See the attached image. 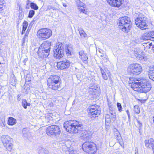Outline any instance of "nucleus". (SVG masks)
Returning <instances> with one entry per match:
<instances>
[{
	"mask_svg": "<svg viewBox=\"0 0 154 154\" xmlns=\"http://www.w3.org/2000/svg\"><path fill=\"white\" fill-rule=\"evenodd\" d=\"M84 121L83 120H71L64 122L63 128L69 133H78L79 130L84 127Z\"/></svg>",
	"mask_w": 154,
	"mask_h": 154,
	"instance_id": "f257e3e1",
	"label": "nucleus"
},
{
	"mask_svg": "<svg viewBox=\"0 0 154 154\" xmlns=\"http://www.w3.org/2000/svg\"><path fill=\"white\" fill-rule=\"evenodd\" d=\"M132 88L134 90L140 92L146 93L149 91L151 88V84L145 80L137 81L133 82Z\"/></svg>",
	"mask_w": 154,
	"mask_h": 154,
	"instance_id": "f03ea898",
	"label": "nucleus"
},
{
	"mask_svg": "<svg viewBox=\"0 0 154 154\" xmlns=\"http://www.w3.org/2000/svg\"><path fill=\"white\" fill-rule=\"evenodd\" d=\"M51 43L46 41L42 44L38 51V57L41 59L46 58L49 54L50 51Z\"/></svg>",
	"mask_w": 154,
	"mask_h": 154,
	"instance_id": "7ed1b4c3",
	"label": "nucleus"
},
{
	"mask_svg": "<svg viewBox=\"0 0 154 154\" xmlns=\"http://www.w3.org/2000/svg\"><path fill=\"white\" fill-rule=\"evenodd\" d=\"M120 28L126 32L130 30L131 27V22L130 18L127 16L122 17L118 20Z\"/></svg>",
	"mask_w": 154,
	"mask_h": 154,
	"instance_id": "20e7f679",
	"label": "nucleus"
},
{
	"mask_svg": "<svg viewBox=\"0 0 154 154\" xmlns=\"http://www.w3.org/2000/svg\"><path fill=\"white\" fill-rule=\"evenodd\" d=\"M65 51L64 45L61 43H57L54 49V56L56 59L63 57Z\"/></svg>",
	"mask_w": 154,
	"mask_h": 154,
	"instance_id": "39448f33",
	"label": "nucleus"
},
{
	"mask_svg": "<svg viewBox=\"0 0 154 154\" xmlns=\"http://www.w3.org/2000/svg\"><path fill=\"white\" fill-rule=\"evenodd\" d=\"M46 132V134L49 136L57 137L60 135L61 130L59 127L58 126L52 125L47 128Z\"/></svg>",
	"mask_w": 154,
	"mask_h": 154,
	"instance_id": "423d86ee",
	"label": "nucleus"
},
{
	"mask_svg": "<svg viewBox=\"0 0 154 154\" xmlns=\"http://www.w3.org/2000/svg\"><path fill=\"white\" fill-rule=\"evenodd\" d=\"M142 71L141 66L138 63L130 65L127 68L128 73L131 75H139L141 73Z\"/></svg>",
	"mask_w": 154,
	"mask_h": 154,
	"instance_id": "0eeeda50",
	"label": "nucleus"
},
{
	"mask_svg": "<svg viewBox=\"0 0 154 154\" xmlns=\"http://www.w3.org/2000/svg\"><path fill=\"white\" fill-rule=\"evenodd\" d=\"M135 23L137 26L142 30L145 29L148 23L147 18L143 15H140L135 19Z\"/></svg>",
	"mask_w": 154,
	"mask_h": 154,
	"instance_id": "6e6552de",
	"label": "nucleus"
},
{
	"mask_svg": "<svg viewBox=\"0 0 154 154\" xmlns=\"http://www.w3.org/2000/svg\"><path fill=\"white\" fill-rule=\"evenodd\" d=\"M82 149L84 151L88 152L90 154H94L96 152V147L94 143L86 141L82 145Z\"/></svg>",
	"mask_w": 154,
	"mask_h": 154,
	"instance_id": "1a4fd4ad",
	"label": "nucleus"
},
{
	"mask_svg": "<svg viewBox=\"0 0 154 154\" xmlns=\"http://www.w3.org/2000/svg\"><path fill=\"white\" fill-rule=\"evenodd\" d=\"M51 29L47 28H43L40 29L37 33V35L39 38H48L52 35Z\"/></svg>",
	"mask_w": 154,
	"mask_h": 154,
	"instance_id": "9d476101",
	"label": "nucleus"
},
{
	"mask_svg": "<svg viewBox=\"0 0 154 154\" xmlns=\"http://www.w3.org/2000/svg\"><path fill=\"white\" fill-rule=\"evenodd\" d=\"M70 62L66 59L58 62L57 63V66L58 68L63 70L68 68L70 66Z\"/></svg>",
	"mask_w": 154,
	"mask_h": 154,
	"instance_id": "9b49d317",
	"label": "nucleus"
},
{
	"mask_svg": "<svg viewBox=\"0 0 154 154\" xmlns=\"http://www.w3.org/2000/svg\"><path fill=\"white\" fill-rule=\"evenodd\" d=\"M83 127L81 130H79L81 138L84 140L87 141L91 138V135L89 133V131L85 130H83Z\"/></svg>",
	"mask_w": 154,
	"mask_h": 154,
	"instance_id": "f8f14e48",
	"label": "nucleus"
},
{
	"mask_svg": "<svg viewBox=\"0 0 154 154\" xmlns=\"http://www.w3.org/2000/svg\"><path fill=\"white\" fill-rule=\"evenodd\" d=\"M142 51L139 48H135L134 50V54L137 59L141 60H145V58L141 55Z\"/></svg>",
	"mask_w": 154,
	"mask_h": 154,
	"instance_id": "ddd939ff",
	"label": "nucleus"
},
{
	"mask_svg": "<svg viewBox=\"0 0 154 154\" xmlns=\"http://www.w3.org/2000/svg\"><path fill=\"white\" fill-rule=\"evenodd\" d=\"M100 71L103 78L105 80L108 79V78L107 75L109 76L110 75V72L108 69L106 68H104L103 69L101 67H100Z\"/></svg>",
	"mask_w": 154,
	"mask_h": 154,
	"instance_id": "4468645a",
	"label": "nucleus"
},
{
	"mask_svg": "<svg viewBox=\"0 0 154 154\" xmlns=\"http://www.w3.org/2000/svg\"><path fill=\"white\" fill-rule=\"evenodd\" d=\"M9 139L10 138L8 136H3L1 137V141L7 149H9L10 147Z\"/></svg>",
	"mask_w": 154,
	"mask_h": 154,
	"instance_id": "2eb2a0df",
	"label": "nucleus"
},
{
	"mask_svg": "<svg viewBox=\"0 0 154 154\" xmlns=\"http://www.w3.org/2000/svg\"><path fill=\"white\" fill-rule=\"evenodd\" d=\"M79 57L85 64H87L88 62V58L86 54L83 51H81L79 52Z\"/></svg>",
	"mask_w": 154,
	"mask_h": 154,
	"instance_id": "dca6fc26",
	"label": "nucleus"
},
{
	"mask_svg": "<svg viewBox=\"0 0 154 154\" xmlns=\"http://www.w3.org/2000/svg\"><path fill=\"white\" fill-rule=\"evenodd\" d=\"M101 111L100 109H97L94 111L88 112L89 116L91 118L98 117L100 115Z\"/></svg>",
	"mask_w": 154,
	"mask_h": 154,
	"instance_id": "f3484780",
	"label": "nucleus"
},
{
	"mask_svg": "<svg viewBox=\"0 0 154 154\" xmlns=\"http://www.w3.org/2000/svg\"><path fill=\"white\" fill-rule=\"evenodd\" d=\"M141 38H154V31L146 32L143 34Z\"/></svg>",
	"mask_w": 154,
	"mask_h": 154,
	"instance_id": "a211bd4d",
	"label": "nucleus"
},
{
	"mask_svg": "<svg viewBox=\"0 0 154 154\" xmlns=\"http://www.w3.org/2000/svg\"><path fill=\"white\" fill-rule=\"evenodd\" d=\"M86 7L85 5L82 2L78 5V8L80 12L85 14H86L87 12V9H85Z\"/></svg>",
	"mask_w": 154,
	"mask_h": 154,
	"instance_id": "6ab92c4d",
	"label": "nucleus"
},
{
	"mask_svg": "<svg viewBox=\"0 0 154 154\" xmlns=\"http://www.w3.org/2000/svg\"><path fill=\"white\" fill-rule=\"evenodd\" d=\"M65 51L67 55L70 56L73 54V48L70 46H67L64 45Z\"/></svg>",
	"mask_w": 154,
	"mask_h": 154,
	"instance_id": "aec40b11",
	"label": "nucleus"
},
{
	"mask_svg": "<svg viewBox=\"0 0 154 154\" xmlns=\"http://www.w3.org/2000/svg\"><path fill=\"white\" fill-rule=\"evenodd\" d=\"M124 0H115L114 2L111 3L112 6L119 8L124 2Z\"/></svg>",
	"mask_w": 154,
	"mask_h": 154,
	"instance_id": "412c9836",
	"label": "nucleus"
},
{
	"mask_svg": "<svg viewBox=\"0 0 154 154\" xmlns=\"http://www.w3.org/2000/svg\"><path fill=\"white\" fill-rule=\"evenodd\" d=\"M47 85L50 88L53 90H56L59 87L60 84L48 83Z\"/></svg>",
	"mask_w": 154,
	"mask_h": 154,
	"instance_id": "4be33fe9",
	"label": "nucleus"
},
{
	"mask_svg": "<svg viewBox=\"0 0 154 154\" xmlns=\"http://www.w3.org/2000/svg\"><path fill=\"white\" fill-rule=\"evenodd\" d=\"M151 69L149 72V76L150 79L154 81V66Z\"/></svg>",
	"mask_w": 154,
	"mask_h": 154,
	"instance_id": "5701e85b",
	"label": "nucleus"
},
{
	"mask_svg": "<svg viewBox=\"0 0 154 154\" xmlns=\"http://www.w3.org/2000/svg\"><path fill=\"white\" fill-rule=\"evenodd\" d=\"M115 135L118 141L120 142L122 140L121 135L118 130H117L115 132Z\"/></svg>",
	"mask_w": 154,
	"mask_h": 154,
	"instance_id": "b1692460",
	"label": "nucleus"
},
{
	"mask_svg": "<svg viewBox=\"0 0 154 154\" xmlns=\"http://www.w3.org/2000/svg\"><path fill=\"white\" fill-rule=\"evenodd\" d=\"M78 31H79V33L81 38H85L87 36L86 34L81 28H79Z\"/></svg>",
	"mask_w": 154,
	"mask_h": 154,
	"instance_id": "393cba45",
	"label": "nucleus"
},
{
	"mask_svg": "<svg viewBox=\"0 0 154 154\" xmlns=\"http://www.w3.org/2000/svg\"><path fill=\"white\" fill-rule=\"evenodd\" d=\"M60 79V77L57 75H51L50 76V78H48V82H51L52 81H54L55 79Z\"/></svg>",
	"mask_w": 154,
	"mask_h": 154,
	"instance_id": "a878e982",
	"label": "nucleus"
},
{
	"mask_svg": "<svg viewBox=\"0 0 154 154\" xmlns=\"http://www.w3.org/2000/svg\"><path fill=\"white\" fill-rule=\"evenodd\" d=\"M23 133L24 137L28 138L29 132L28 129L26 128H24L23 130Z\"/></svg>",
	"mask_w": 154,
	"mask_h": 154,
	"instance_id": "bb28decb",
	"label": "nucleus"
},
{
	"mask_svg": "<svg viewBox=\"0 0 154 154\" xmlns=\"http://www.w3.org/2000/svg\"><path fill=\"white\" fill-rule=\"evenodd\" d=\"M30 7L31 9L34 10H37L38 9V7L37 4L34 2H31L30 3Z\"/></svg>",
	"mask_w": 154,
	"mask_h": 154,
	"instance_id": "cd10ccee",
	"label": "nucleus"
},
{
	"mask_svg": "<svg viewBox=\"0 0 154 154\" xmlns=\"http://www.w3.org/2000/svg\"><path fill=\"white\" fill-rule=\"evenodd\" d=\"M145 39H135L134 40V41H132V42L131 43V45H132V44H134V45H135L136 44H139L140 42H142V41H140L139 40H144ZM146 40H151V39H146Z\"/></svg>",
	"mask_w": 154,
	"mask_h": 154,
	"instance_id": "c85d7f7f",
	"label": "nucleus"
},
{
	"mask_svg": "<svg viewBox=\"0 0 154 154\" xmlns=\"http://www.w3.org/2000/svg\"><path fill=\"white\" fill-rule=\"evenodd\" d=\"M90 107V108L89 109V112L94 111L99 108L98 106L96 104H95L94 105H91Z\"/></svg>",
	"mask_w": 154,
	"mask_h": 154,
	"instance_id": "c756f323",
	"label": "nucleus"
},
{
	"mask_svg": "<svg viewBox=\"0 0 154 154\" xmlns=\"http://www.w3.org/2000/svg\"><path fill=\"white\" fill-rule=\"evenodd\" d=\"M5 6V1L3 0H0V13L3 9V8Z\"/></svg>",
	"mask_w": 154,
	"mask_h": 154,
	"instance_id": "7c9ffc66",
	"label": "nucleus"
},
{
	"mask_svg": "<svg viewBox=\"0 0 154 154\" xmlns=\"http://www.w3.org/2000/svg\"><path fill=\"white\" fill-rule=\"evenodd\" d=\"M150 145L152 148L153 152L154 154V140L153 139L151 138L149 139Z\"/></svg>",
	"mask_w": 154,
	"mask_h": 154,
	"instance_id": "2f4dec72",
	"label": "nucleus"
},
{
	"mask_svg": "<svg viewBox=\"0 0 154 154\" xmlns=\"http://www.w3.org/2000/svg\"><path fill=\"white\" fill-rule=\"evenodd\" d=\"M35 11L34 10L32 9L29 11L28 17L29 18H32L35 14Z\"/></svg>",
	"mask_w": 154,
	"mask_h": 154,
	"instance_id": "473e14b6",
	"label": "nucleus"
},
{
	"mask_svg": "<svg viewBox=\"0 0 154 154\" xmlns=\"http://www.w3.org/2000/svg\"><path fill=\"white\" fill-rule=\"evenodd\" d=\"M133 110L137 114H139L140 112V108L137 105H135L134 106Z\"/></svg>",
	"mask_w": 154,
	"mask_h": 154,
	"instance_id": "72a5a7b5",
	"label": "nucleus"
},
{
	"mask_svg": "<svg viewBox=\"0 0 154 154\" xmlns=\"http://www.w3.org/2000/svg\"><path fill=\"white\" fill-rule=\"evenodd\" d=\"M68 152H69V154H79L78 153L79 152H78L76 150L74 149L72 150L69 149Z\"/></svg>",
	"mask_w": 154,
	"mask_h": 154,
	"instance_id": "f704fd0d",
	"label": "nucleus"
},
{
	"mask_svg": "<svg viewBox=\"0 0 154 154\" xmlns=\"http://www.w3.org/2000/svg\"><path fill=\"white\" fill-rule=\"evenodd\" d=\"M16 120L14 118L10 117V125H14L16 123Z\"/></svg>",
	"mask_w": 154,
	"mask_h": 154,
	"instance_id": "c9c22d12",
	"label": "nucleus"
},
{
	"mask_svg": "<svg viewBox=\"0 0 154 154\" xmlns=\"http://www.w3.org/2000/svg\"><path fill=\"white\" fill-rule=\"evenodd\" d=\"M27 102L26 100H23L22 101V105L25 109H26L27 108Z\"/></svg>",
	"mask_w": 154,
	"mask_h": 154,
	"instance_id": "e433bc0d",
	"label": "nucleus"
},
{
	"mask_svg": "<svg viewBox=\"0 0 154 154\" xmlns=\"http://www.w3.org/2000/svg\"><path fill=\"white\" fill-rule=\"evenodd\" d=\"M31 3V2L29 0H27L26 2V6L25 8L26 9H29L30 8V3Z\"/></svg>",
	"mask_w": 154,
	"mask_h": 154,
	"instance_id": "4c0bfd02",
	"label": "nucleus"
},
{
	"mask_svg": "<svg viewBox=\"0 0 154 154\" xmlns=\"http://www.w3.org/2000/svg\"><path fill=\"white\" fill-rule=\"evenodd\" d=\"M28 25V23L27 21L25 20L23 24L22 28L26 29Z\"/></svg>",
	"mask_w": 154,
	"mask_h": 154,
	"instance_id": "58836bf2",
	"label": "nucleus"
},
{
	"mask_svg": "<svg viewBox=\"0 0 154 154\" xmlns=\"http://www.w3.org/2000/svg\"><path fill=\"white\" fill-rule=\"evenodd\" d=\"M16 79L15 78H14L13 79V80H12V82H11V83H12L11 84V85L13 86V89H14L15 90H16V87L15 86V84H16Z\"/></svg>",
	"mask_w": 154,
	"mask_h": 154,
	"instance_id": "ea45409f",
	"label": "nucleus"
},
{
	"mask_svg": "<svg viewBox=\"0 0 154 154\" xmlns=\"http://www.w3.org/2000/svg\"><path fill=\"white\" fill-rule=\"evenodd\" d=\"M0 125L3 127L5 126V122L4 119L0 118Z\"/></svg>",
	"mask_w": 154,
	"mask_h": 154,
	"instance_id": "a19ab883",
	"label": "nucleus"
},
{
	"mask_svg": "<svg viewBox=\"0 0 154 154\" xmlns=\"http://www.w3.org/2000/svg\"><path fill=\"white\" fill-rule=\"evenodd\" d=\"M145 146L147 148H149L150 141L149 140H145L144 141Z\"/></svg>",
	"mask_w": 154,
	"mask_h": 154,
	"instance_id": "79ce46f5",
	"label": "nucleus"
},
{
	"mask_svg": "<svg viewBox=\"0 0 154 154\" xmlns=\"http://www.w3.org/2000/svg\"><path fill=\"white\" fill-rule=\"evenodd\" d=\"M117 106L118 109V110L119 112H121L122 111V106L121 104L119 103H117Z\"/></svg>",
	"mask_w": 154,
	"mask_h": 154,
	"instance_id": "37998d69",
	"label": "nucleus"
},
{
	"mask_svg": "<svg viewBox=\"0 0 154 154\" xmlns=\"http://www.w3.org/2000/svg\"><path fill=\"white\" fill-rule=\"evenodd\" d=\"M60 79H55L54 80V81H52V82H49V83H55V84H60L59 82V80Z\"/></svg>",
	"mask_w": 154,
	"mask_h": 154,
	"instance_id": "c03bdc74",
	"label": "nucleus"
},
{
	"mask_svg": "<svg viewBox=\"0 0 154 154\" xmlns=\"http://www.w3.org/2000/svg\"><path fill=\"white\" fill-rule=\"evenodd\" d=\"M51 9H53V10L56 9L53 6H52L51 5H49L48 6L47 8L46 9V11H47Z\"/></svg>",
	"mask_w": 154,
	"mask_h": 154,
	"instance_id": "a18cd8bd",
	"label": "nucleus"
},
{
	"mask_svg": "<svg viewBox=\"0 0 154 154\" xmlns=\"http://www.w3.org/2000/svg\"><path fill=\"white\" fill-rule=\"evenodd\" d=\"M45 150L43 148H41V149L39 150L38 153L39 154H45Z\"/></svg>",
	"mask_w": 154,
	"mask_h": 154,
	"instance_id": "49530a36",
	"label": "nucleus"
},
{
	"mask_svg": "<svg viewBox=\"0 0 154 154\" xmlns=\"http://www.w3.org/2000/svg\"><path fill=\"white\" fill-rule=\"evenodd\" d=\"M110 117L113 121H115L116 119V114H113V115H112L110 116Z\"/></svg>",
	"mask_w": 154,
	"mask_h": 154,
	"instance_id": "de8ad7c7",
	"label": "nucleus"
},
{
	"mask_svg": "<svg viewBox=\"0 0 154 154\" xmlns=\"http://www.w3.org/2000/svg\"><path fill=\"white\" fill-rule=\"evenodd\" d=\"M107 2L108 3V4L112 6V5L111 3L114 2V1H115V0H107Z\"/></svg>",
	"mask_w": 154,
	"mask_h": 154,
	"instance_id": "09e8293b",
	"label": "nucleus"
},
{
	"mask_svg": "<svg viewBox=\"0 0 154 154\" xmlns=\"http://www.w3.org/2000/svg\"><path fill=\"white\" fill-rule=\"evenodd\" d=\"M137 122L138 123V125L139 127H141L142 125V122L141 121L138 120H137Z\"/></svg>",
	"mask_w": 154,
	"mask_h": 154,
	"instance_id": "8fccbe9b",
	"label": "nucleus"
},
{
	"mask_svg": "<svg viewBox=\"0 0 154 154\" xmlns=\"http://www.w3.org/2000/svg\"><path fill=\"white\" fill-rule=\"evenodd\" d=\"M28 30H29V28H28V29H27L25 35H24V37L23 38H25L28 36V34H29V31H28Z\"/></svg>",
	"mask_w": 154,
	"mask_h": 154,
	"instance_id": "3c124183",
	"label": "nucleus"
},
{
	"mask_svg": "<svg viewBox=\"0 0 154 154\" xmlns=\"http://www.w3.org/2000/svg\"><path fill=\"white\" fill-rule=\"evenodd\" d=\"M18 17L19 19H21L23 18V15L21 13H19L18 16Z\"/></svg>",
	"mask_w": 154,
	"mask_h": 154,
	"instance_id": "603ef678",
	"label": "nucleus"
},
{
	"mask_svg": "<svg viewBox=\"0 0 154 154\" xmlns=\"http://www.w3.org/2000/svg\"><path fill=\"white\" fill-rule=\"evenodd\" d=\"M107 101L108 102V105L109 107L113 106L112 103L109 101L108 100H107Z\"/></svg>",
	"mask_w": 154,
	"mask_h": 154,
	"instance_id": "864d4df0",
	"label": "nucleus"
},
{
	"mask_svg": "<svg viewBox=\"0 0 154 154\" xmlns=\"http://www.w3.org/2000/svg\"><path fill=\"white\" fill-rule=\"evenodd\" d=\"M126 112L128 116V119H130V114L129 113V111L128 110H127L126 111Z\"/></svg>",
	"mask_w": 154,
	"mask_h": 154,
	"instance_id": "5fc2aeb1",
	"label": "nucleus"
},
{
	"mask_svg": "<svg viewBox=\"0 0 154 154\" xmlns=\"http://www.w3.org/2000/svg\"><path fill=\"white\" fill-rule=\"evenodd\" d=\"M110 114L111 115L115 114H116V113L114 111V110H112L111 111H110L109 112Z\"/></svg>",
	"mask_w": 154,
	"mask_h": 154,
	"instance_id": "6e6d98bb",
	"label": "nucleus"
},
{
	"mask_svg": "<svg viewBox=\"0 0 154 154\" xmlns=\"http://www.w3.org/2000/svg\"><path fill=\"white\" fill-rule=\"evenodd\" d=\"M113 106H112V107H109V112L110 111H111L112 110H114V108L113 107Z\"/></svg>",
	"mask_w": 154,
	"mask_h": 154,
	"instance_id": "4d7b16f0",
	"label": "nucleus"
},
{
	"mask_svg": "<svg viewBox=\"0 0 154 154\" xmlns=\"http://www.w3.org/2000/svg\"><path fill=\"white\" fill-rule=\"evenodd\" d=\"M26 30V29H23L22 28V30L21 32L22 35H23V34H24L25 33Z\"/></svg>",
	"mask_w": 154,
	"mask_h": 154,
	"instance_id": "13d9d810",
	"label": "nucleus"
},
{
	"mask_svg": "<svg viewBox=\"0 0 154 154\" xmlns=\"http://www.w3.org/2000/svg\"><path fill=\"white\" fill-rule=\"evenodd\" d=\"M27 59L26 58L23 61V63H24V64L26 63V62H27Z\"/></svg>",
	"mask_w": 154,
	"mask_h": 154,
	"instance_id": "bf43d9fd",
	"label": "nucleus"
},
{
	"mask_svg": "<svg viewBox=\"0 0 154 154\" xmlns=\"http://www.w3.org/2000/svg\"><path fill=\"white\" fill-rule=\"evenodd\" d=\"M137 148H136V149L135 150V154H138V150L137 149Z\"/></svg>",
	"mask_w": 154,
	"mask_h": 154,
	"instance_id": "052dcab7",
	"label": "nucleus"
},
{
	"mask_svg": "<svg viewBox=\"0 0 154 154\" xmlns=\"http://www.w3.org/2000/svg\"><path fill=\"white\" fill-rule=\"evenodd\" d=\"M63 5L65 7H66L67 6V5L66 3H63Z\"/></svg>",
	"mask_w": 154,
	"mask_h": 154,
	"instance_id": "680f3d73",
	"label": "nucleus"
},
{
	"mask_svg": "<svg viewBox=\"0 0 154 154\" xmlns=\"http://www.w3.org/2000/svg\"><path fill=\"white\" fill-rule=\"evenodd\" d=\"M8 125H10V117L8 118Z\"/></svg>",
	"mask_w": 154,
	"mask_h": 154,
	"instance_id": "e2e57ef3",
	"label": "nucleus"
},
{
	"mask_svg": "<svg viewBox=\"0 0 154 154\" xmlns=\"http://www.w3.org/2000/svg\"><path fill=\"white\" fill-rule=\"evenodd\" d=\"M10 152H11V153H12V154H14L15 153H16V152L15 151H14L12 152V151L11 150H10Z\"/></svg>",
	"mask_w": 154,
	"mask_h": 154,
	"instance_id": "0e129e2a",
	"label": "nucleus"
},
{
	"mask_svg": "<svg viewBox=\"0 0 154 154\" xmlns=\"http://www.w3.org/2000/svg\"><path fill=\"white\" fill-rule=\"evenodd\" d=\"M109 115H107L106 116V118H107V119H108V118L109 117Z\"/></svg>",
	"mask_w": 154,
	"mask_h": 154,
	"instance_id": "69168bd1",
	"label": "nucleus"
},
{
	"mask_svg": "<svg viewBox=\"0 0 154 154\" xmlns=\"http://www.w3.org/2000/svg\"><path fill=\"white\" fill-rule=\"evenodd\" d=\"M30 104L29 103H28L27 102V105H27V106H30Z\"/></svg>",
	"mask_w": 154,
	"mask_h": 154,
	"instance_id": "338daca9",
	"label": "nucleus"
},
{
	"mask_svg": "<svg viewBox=\"0 0 154 154\" xmlns=\"http://www.w3.org/2000/svg\"><path fill=\"white\" fill-rule=\"evenodd\" d=\"M37 20V18H34L33 19V21H35Z\"/></svg>",
	"mask_w": 154,
	"mask_h": 154,
	"instance_id": "774afa93",
	"label": "nucleus"
}]
</instances>
